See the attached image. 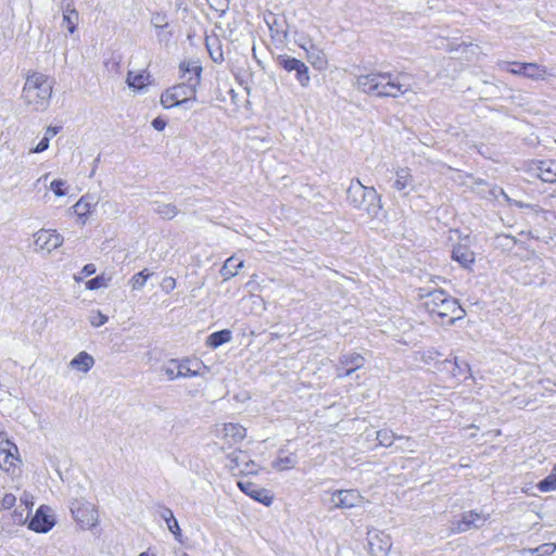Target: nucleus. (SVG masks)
<instances>
[{"instance_id": "nucleus-13", "label": "nucleus", "mask_w": 556, "mask_h": 556, "mask_svg": "<svg viewBox=\"0 0 556 556\" xmlns=\"http://www.w3.org/2000/svg\"><path fill=\"white\" fill-rule=\"evenodd\" d=\"M370 551L376 556H386L392 548L390 534L383 531L368 532Z\"/></svg>"}, {"instance_id": "nucleus-10", "label": "nucleus", "mask_w": 556, "mask_h": 556, "mask_svg": "<svg viewBox=\"0 0 556 556\" xmlns=\"http://www.w3.org/2000/svg\"><path fill=\"white\" fill-rule=\"evenodd\" d=\"M489 519L488 514L469 510L462 514L460 519L453 522L452 532L463 533L472 528L481 527Z\"/></svg>"}, {"instance_id": "nucleus-62", "label": "nucleus", "mask_w": 556, "mask_h": 556, "mask_svg": "<svg viewBox=\"0 0 556 556\" xmlns=\"http://www.w3.org/2000/svg\"><path fill=\"white\" fill-rule=\"evenodd\" d=\"M184 556H187V555H184Z\"/></svg>"}, {"instance_id": "nucleus-6", "label": "nucleus", "mask_w": 556, "mask_h": 556, "mask_svg": "<svg viewBox=\"0 0 556 556\" xmlns=\"http://www.w3.org/2000/svg\"><path fill=\"white\" fill-rule=\"evenodd\" d=\"M71 514L81 530H90L98 526L99 514L96 505L84 497L71 502Z\"/></svg>"}, {"instance_id": "nucleus-24", "label": "nucleus", "mask_w": 556, "mask_h": 556, "mask_svg": "<svg viewBox=\"0 0 556 556\" xmlns=\"http://www.w3.org/2000/svg\"><path fill=\"white\" fill-rule=\"evenodd\" d=\"M97 202H94V198L92 195L85 194L75 203L73 210L79 218H86L92 212Z\"/></svg>"}, {"instance_id": "nucleus-8", "label": "nucleus", "mask_w": 556, "mask_h": 556, "mask_svg": "<svg viewBox=\"0 0 556 556\" xmlns=\"http://www.w3.org/2000/svg\"><path fill=\"white\" fill-rule=\"evenodd\" d=\"M277 63L287 72H295L296 80L302 87H307L309 85L311 77L308 74V67L304 62L295 58H291L288 54H280L277 56Z\"/></svg>"}, {"instance_id": "nucleus-40", "label": "nucleus", "mask_w": 556, "mask_h": 556, "mask_svg": "<svg viewBox=\"0 0 556 556\" xmlns=\"http://www.w3.org/2000/svg\"><path fill=\"white\" fill-rule=\"evenodd\" d=\"M180 362L172 359L168 364L163 367L164 374L168 377V379L174 380L179 378L177 366H179Z\"/></svg>"}, {"instance_id": "nucleus-14", "label": "nucleus", "mask_w": 556, "mask_h": 556, "mask_svg": "<svg viewBox=\"0 0 556 556\" xmlns=\"http://www.w3.org/2000/svg\"><path fill=\"white\" fill-rule=\"evenodd\" d=\"M394 181L392 187L403 195H408L415 190L414 177L408 167H399L394 173Z\"/></svg>"}, {"instance_id": "nucleus-28", "label": "nucleus", "mask_w": 556, "mask_h": 556, "mask_svg": "<svg viewBox=\"0 0 556 556\" xmlns=\"http://www.w3.org/2000/svg\"><path fill=\"white\" fill-rule=\"evenodd\" d=\"M231 340V331L224 329L220 331L213 332L207 337L206 344L213 349L220 346Z\"/></svg>"}, {"instance_id": "nucleus-39", "label": "nucleus", "mask_w": 556, "mask_h": 556, "mask_svg": "<svg viewBox=\"0 0 556 556\" xmlns=\"http://www.w3.org/2000/svg\"><path fill=\"white\" fill-rule=\"evenodd\" d=\"M62 17L63 26L67 28L70 34H74L78 25L79 14L65 15Z\"/></svg>"}, {"instance_id": "nucleus-55", "label": "nucleus", "mask_w": 556, "mask_h": 556, "mask_svg": "<svg viewBox=\"0 0 556 556\" xmlns=\"http://www.w3.org/2000/svg\"><path fill=\"white\" fill-rule=\"evenodd\" d=\"M161 517L164 519V521L166 522L167 520H169L170 518L174 517V514L172 511V509L169 508H163L162 511H161Z\"/></svg>"}, {"instance_id": "nucleus-3", "label": "nucleus", "mask_w": 556, "mask_h": 556, "mask_svg": "<svg viewBox=\"0 0 556 556\" xmlns=\"http://www.w3.org/2000/svg\"><path fill=\"white\" fill-rule=\"evenodd\" d=\"M424 306L433 318V321L442 326L453 325L464 317V309L457 300L447 295L443 290H434L425 296Z\"/></svg>"}, {"instance_id": "nucleus-60", "label": "nucleus", "mask_w": 556, "mask_h": 556, "mask_svg": "<svg viewBox=\"0 0 556 556\" xmlns=\"http://www.w3.org/2000/svg\"><path fill=\"white\" fill-rule=\"evenodd\" d=\"M139 556H154V555H149L148 553L143 552Z\"/></svg>"}, {"instance_id": "nucleus-56", "label": "nucleus", "mask_w": 556, "mask_h": 556, "mask_svg": "<svg viewBox=\"0 0 556 556\" xmlns=\"http://www.w3.org/2000/svg\"><path fill=\"white\" fill-rule=\"evenodd\" d=\"M490 192L495 198L497 197V193H500V194L504 195L507 201H509V198L505 194V192L501 188L494 187L493 189H491Z\"/></svg>"}, {"instance_id": "nucleus-17", "label": "nucleus", "mask_w": 556, "mask_h": 556, "mask_svg": "<svg viewBox=\"0 0 556 556\" xmlns=\"http://www.w3.org/2000/svg\"><path fill=\"white\" fill-rule=\"evenodd\" d=\"M220 433L226 443L232 445L247 437V429L240 424L227 422L222 426Z\"/></svg>"}, {"instance_id": "nucleus-7", "label": "nucleus", "mask_w": 556, "mask_h": 556, "mask_svg": "<svg viewBox=\"0 0 556 556\" xmlns=\"http://www.w3.org/2000/svg\"><path fill=\"white\" fill-rule=\"evenodd\" d=\"M20 463L17 446L0 434V468L14 473Z\"/></svg>"}, {"instance_id": "nucleus-27", "label": "nucleus", "mask_w": 556, "mask_h": 556, "mask_svg": "<svg viewBox=\"0 0 556 556\" xmlns=\"http://www.w3.org/2000/svg\"><path fill=\"white\" fill-rule=\"evenodd\" d=\"M243 267V261L237 262V260L231 256L226 260L224 266L220 269V275L224 278V280H228L232 277H235L239 269Z\"/></svg>"}, {"instance_id": "nucleus-61", "label": "nucleus", "mask_w": 556, "mask_h": 556, "mask_svg": "<svg viewBox=\"0 0 556 556\" xmlns=\"http://www.w3.org/2000/svg\"><path fill=\"white\" fill-rule=\"evenodd\" d=\"M533 211H534L535 213H541V212H542L541 210H536V208H533Z\"/></svg>"}, {"instance_id": "nucleus-16", "label": "nucleus", "mask_w": 556, "mask_h": 556, "mask_svg": "<svg viewBox=\"0 0 556 556\" xmlns=\"http://www.w3.org/2000/svg\"><path fill=\"white\" fill-rule=\"evenodd\" d=\"M365 364V358L359 353H350L342 355L340 358V365L346 367L343 371L341 368L338 369L337 377L345 378L352 375L355 370L362 368Z\"/></svg>"}, {"instance_id": "nucleus-45", "label": "nucleus", "mask_w": 556, "mask_h": 556, "mask_svg": "<svg viewBox=\"0 0 556 556\" xmlns=\"http://www.w3.org/2000/svg\"><path fill=\"white\" fill-rule=\"evenodd\" d=\"M258 470V466L255 464L254 460L250 459L249 457L243 462V467L240 468V473L242 475H252L256 473Z\"/></svg>"}, {"instance_id": "nucleus-4", "label": "nucleus", "mask_w": 556, "mask_h": 556, "mask_svg": "<svg viewBox=\"0 0 556 556\" xmlns=\"http://www.w3.org/2000/svg\"><path fill=\"white\" fill-rule=\"evenodd\" d=\"M346 200L354 208L364 211L376 218L382 210L381 197L374 187H365L358 179H353L346 190Z\"/></svg>"}, {"instance_id": "nucleus-32", "label": "nucleus", "mask_w": 556, "mask_h": 556, "mask_svg": "<svg viewBox=\"0 0 556 556\" xmlns=\"http://www.w3.org/2000/svg\"><path fill=\"white\" fill-rule=\"evenodd\" d=\"M399 435H396L392 430L381 429L377 431L376 440L381 446H392L394 441L397 440Z\"/></svg>"}, {"instance_id": "nucleus-38", "label": "nucleus", "mask_w": 556, "mask_h": 556, "mask_svg": "<svg viewBox=\"0 0 556 556\" xmlns=\"http://www.w3.org/2000/svg\"><path fill=\"white\" fill-rule=\"evenodd\" d=\"M444 365H445L446 367H447V366H451V367H452L451 371H452L453 376H455V377H456V376H458V375H460L462 372L469 371V366H468V364H467V363H465V362L459 363V362L457 361V358H455V361H454L453 363L446 359V361H444Z\"/></svg>"}, {"instance_id": "nucleus-19", "label": "nucleus", "mask_w": 556, "mask_h": 556, "mask_svg": "<svg viewBox=\"0 0 556 556\" xmlns=\"http://www.w3.org/2000/svg\"><path fill=\"white\" fill-rule=\"evenodd\" d=\"M452 258L462 267L469 268L475 263V253L467 243H458L453 248Z\"/></svg>"}, {"instance_id": "nucleus-36", "label": "nucleus", "mask_w": 556, "mask_h": 556, "mask_svg": "<svg viewBox=\"0 0 556 556\" xmlns=\"http://www.w3.org/2000/svg\"><path fill=\"white\" fill-rule=\"evenodd\" d=\"M556 551V544L555 543H544L535 548H527L525 549V553L529 554H535L536 556H547L552 555Z\"/></svg>"}, {"instance_id": "nucleus-52", "label": "nucleus", "mask_w": 556, "mask_h": 556, "mask_svg": "<svg viewBox=\"0 0 556 556\" xmlns=\"http://www.w3.org/2000/svg\"><path fill=\"white\" fill-rule=\"evenodd\" d=\"M152 126L154 129L161 131L166 127V121L161 117H156L152 121Z\"/></svg>"}, {"instance_id": "nucleus-1", "label": "nucleus", "mask_w": 556, "mask_h": 556, "mask_svg": "<svg viewBox=\"0 0 556 556\" xmlns=\"http://www.w3.org/2000/svg\"><path fill=\"white\" fill-rule=\"evenodd\" d=\"M406 73L372 72L356 78L358 90L377 97L397 98L412 91Z\"/></svg>"}, {"instance_id": "nucleus-43", "label": "nucleus", "mask_w": 556, "mask_h": 556, "mask_svg": "<svg viewBox=\"0 0 556 556\" xmlns=\"http://www.w3.org/2000/svg\"><path fill=\"white\" fill-rule=\"evenodd\" d=\"M29 513L28 510H25L24 507H22V505H20L15 510H14V523L16 525H24L26 522V520L28 519L29 517Z\"/></svg>"}, {"instance_id": "nucleus-33", "label": "nucleus", "mask_w": 556, "mask_h": 556, "mask_svg": "<svg viewBox=\"0 0 556 556\" xmlns=\"http://www.w3.org/2000/svg\"><path fill=\"white\" fill-rule=\"evenodd\" d=\"M155 212L163 218V219H173L178 214V208L173 203H161L157 204L155 207Z\"/></svg>"}, {"instance_id": "nucleus-26", "label": "nucleus", "mask_w": 556, "mask_h": 556, "mask_svg": "<svg viewBox=\"0 0 556 556\" xmlns=\"http://www.w3.org/2000/svg\"><path fill=\"white\" fill-rule=\"evenodd\" d=\"M295 465L296 455L294 453L282 455V452H280L278 457L273 462V468H275L278 471L292 469L295 467Z\"/></svg>"}, {"instance_id": "nucleus-11", "label": "nucleus", "mask_w": 556, "mask_h": 556, "mask_svg": "<svg viewBox=\"0 0 556 556\" xmlns=\"http://www.w3.org/2000/svg\"><path fill=\"white\" fill-rule=\"evenodd\" d=\"M34 237L36 248L48 253L60 248L64 241V238L59 232L50 229H40Z\"/></svg>"}, {"instance_id": "nucleus-22", "label": "nucleus", "mask_w": 556, "mask_h": 556, "mask_svg": "<svg viewBox=\"0 0 556 556\" xmlns=\"http://www.w3.org/2000/svg\"><path fill=\"white\" fill-rule=\"evenodd\" d=\"M177 369H179V371H178L179 378H190V377L201 376L204 367L199 361L192 362L189 359H185L179 363V366H177Z\"/></svg>"}, {"instance_id": "nucleus-46", "label": "nucleus", "mask_w": 556, "mask_h": 556, "mask_svg": "<svg viewBox=\"0 0 556 556\" xmlns=\"http://www.w3.org/2000/svg\"><path fill=\"white\" fill-rule=\"evenodd\" d=\"M166 526H167V529L174 534L175 539L177 541H180L181 531H180L179 523H178L177 519L175 518V516L166 521Z\"/></svg>"}, {"instance_id": "nucleus-48", "label": "nucleus", "mask_w": 556, "mask_h": 556, "mask_svg": "<svg viewBox=\"0 0 556 556\" xmlns=\"http://www.w3.org/2000/svg\"><path fill=\"white\" fill-rule=\"evenodd\" d=\"M151 23L155 28H164L168 25L166 15L163 13L153 14Z\"/></svg>"}, {"instance_id": "nucleus-54", "label": "nucleus", "mask_w": 556, "mask_h": 556, "mask_svg": "<svg viewBox=\"0 0 556 556\" xmlns=\"http://www.w3.org/2000/svg\"><path fill=\"white\" fill-rule=\"evenodd\" d=\"M21 505H24L25 510L30 511L33 502L28 498V495H24L23 497H21Z\"/></svg>"}, {"instance_id": "nucleus-30", "label": "nucleus", "mask_w": 556, "mask_h": 556, "mask_svg": "<svg viewBox=\"0 0 556 556\" xmlns=\"http://www.w3.org/2000/svg\"><path fill=\"white\" fill-rule=\"evenodd\" d=\"M248 458V454L241 450L233 451L227 455L228 464L227 467L231 470H238L243 467V462Z\"/></svg>"}, {"instance_id": "nucleus-42", "label": "nucleus", "mask_w": 556, "mask_h": 556, "mask_svg": "<svg viewBox=\"0 0 556 556\" xmlns=\"http://www.w3.org/2000/svg\"><path fill=\"white\" fill-rule=\"evenodd\" d=\"M60 8L62 11V16L78 14L74 0H61Z\"/></svg>"}, {"instance_id": "nucleus-21", "label": "nucleus", "mask_w": 556, "mask_h": 556, "mask_svg": "<svg viewBox=\"0 0 556 556\" xmlns=\"http://www.w3.org/2000/svg\"><path fill=\"white\" fill-rule=\"evenodd\" d=\"M536 175L544 182H556V162H539V164L536 165Z\"/></svg>"}, {"instance_id": "nucleus-5", "label": "nucleus", "mask_w": 556, "mask_h": 556, "mask_svg": "<svg viewBox=\"0 0 556 556\" xmlns=\"http://www.w3.org/2000/svg\"><path fill=\"white\" fill-rule=\"evenodd\" d=\"M51 96L52 85L47 75L34 72L26 77L22 94L26 105L42 111L48 106Z\"/></svg>"}, {"instance_id": "nucleus-57", "label": "nucleus", "mask_w": 556, "mask_h": 556, "mask_svg": "<svg viewBox=\"0 0 556 556\" xmlns=\"http://www.w3.org/2000/svg\"><path fill=\"white\" fill-rule=\"evenodd\" d=\"M59 131V128L58 127H48L47 130H46V135L45 136H49V140L55 136Z\"/></svg>"}, {"instance_id": "nucleus-18", "label": "nucleus", "mask_w": 556, "mask_h": 556, "mask_svg": "<svg viewBox=\"0 0 556 556\" xmlns=\"http://www.w3.org/2000/svg\"><path fill=\"white\" fill-rule=\"evenodd\" d=\"M301 48L304 49V51L306 52V59L312 64L313 67H315L318 71H324L327 68L328 61L326 54L321 49H319L313 43H309L308 47L302 45Z\"/></svg>"}, {"instance_id": "nucleus-49", "label": "nucleus", "mask_w": 556, "mask_h": 556, "mask_svg": "<svg viewBox=\"0 0 556 556\" xmlns=\"http://www.w3.org/2000/svg\"><path fill=\"white\" fill-rule=\"evenodd\" d=\"M163 291L170 293L176 288V279L173 277H165L161 283Z\"/></svg>"}, {"instance_id": "nucleus-59", "label": "nucleus", "mask_w": 556, "mask_h": 556, "mask_svg": "<svg viewBox=\"0 0 556 556\" xmlns=\"http://www.w3.org/2000/svg\"><path fill=\"white\" fill-rule=\"evenodd\" d=\"M74 279H75L77 282H79V281H81V280H83V278H81V277H78V276H74Z\"/></svg>"}, {"instance_id": "nucleus-23", "label": "nucleus", "mask_w": 556, "mask_h": 556, "mask_svg": "<svg viewBox=\"0 0 556 556\" xmlns=\"http://www.w3.org/2000/svg\"><path fill=\"white\" fill-rule=\"evenodd\" d=\"M448 51L458 53L467 61H473L477 60L480 54V47L478 45L463 42L456 47L450 46Z\"/></svg>"}, {"instance_id": "nucleus-25", "label": "nucleus", "mask_w": 556, "mask_h": 556, "mask_svg": "<svg viewBox=\"0 0 556 556\" xmlns=\"http://www.w3.org/2000/svg\"><path fill=\"white\" fill-rule=\"evenodd\" d=\"M526 68V78L534 80V81H543L546 80L552 74L547 71V68L538 63H528Z\"/></svg>"}, {"instance_id": "nucleus-47", "label": "nucleus", "mask_w": 556, "mask_h": 556, "mask_svg": "<svg viewBox=\"0 0 556 556\" xmlns=\"http://www.w3.org/2000/svg\"><path fill=\"white\" fill-rule=\"evenodd\" d=\"M65 181L62 180V179H54L53 181H51L50 184V189L53 191V193L56 195V197H64L66 194L65 190H64V186H65Z\"/></svg>"}, {"instance_id": "nucleus-35", "label": "nucleus", "mask_w": 556, "mask_h": 556, "mask_svg": "<svg viewBox=\"0 0 556 556\" xmlns=\"http://www.w3.org/2000/svg\"><path fill=\"white\" fill-rule=\"evenodd\" d=\"M538 488L542 492L556 490V465L553 467L551 475L538 484Z\"/></svg>"}, {"instance_id": "nucleus-20", "label": "nucleus", "mask_w": 556, "mask_h": 556, "mask_svg": "<svg viewBox=\"0 0 556 556\" xmlns=\"http://www.w3.org/2000/svg\"><path fill=\"white\" fill-rule=\"evenodd\" d=\"M94 363L92 355L81 351L68 363V368L80 374H87L94 366Z\"/></svg>"}, {"instance_id": "nucleus-41", "label": "nucleus", "mask_w": 556, "mask_h": 556, "mask_svg": "<svg viewBox=\"0 0 556 556\" xmlns=\"http://www.w3.org/2000/svg\"><path fill=\"white\" fill-rule=\"evenodd\" d=\"M399 441H402L403 442V445H397L396 446V450L399 451H408L410 453H415L416 452V443L415 441L410 438V437H403V435H399L397 438Z\"/></svg>"}, {"instance_id": "nucleus-31", "label": "nucleus", "mask_w": 556, "mask_h": 556, "mask_svg": "<svg viewBox=\"0 0 556 556\" xmlns=\"http://www.w3.org/2000/svg\"><path fill=\"white\" fill-rule=\"evenodd\" d=\"M149 80V75L144 73H138L134 74L132 72H129L127 75L126 83L130 88L140 90L142 89Z\"/></svg>"}, {"instance_id": "nucleus-44", "label": "nucleus", "mask_w": 556, "mask_h": 556, "mask_svg": "<svg viewBox=\"0 0 556 556\" xmlns=\"http://www.w3.org/2000/svg\"><path fill=\"white\" fill-rule=\"evenodd\" d=\"M89 321L93 327H100L108 321V316L100 311H96L90 315Z\"/></svg>"}, {"instance_id": "nucleus-2", "label": "nucleus", "mask_w": 556, "mask_h": 556, "mask_svg": "<svg viewBox=\"0 0 556 556\" xmlns=\"http://www.w3.org/2000/svg\"><path fill=\"white\" fill-rule=\"evenodd\" d=\"M180 78L184 80L166 89L162 94L160 102L164 109L185 105L197 101L198 87L201 80L202 67L198 61H185L179 66Z\"/></svg>"}, {"instance_id": "nucleus-15", "label": "nucleus", "mask_w": 556, "mask_h": 556, "mask_svg": "<svg viewBox=\"0 0 556 556\" xmlns=\"http://www.w3.org/2000/svg\"><path fill=\"white\" fill-rule=\"evenodd\" d=\"M239 489L251 498L269 506L273 503V496L266 489L258 488L251 481H238Z\"/></svg>"}, {"instance_id": "nucleus-34", "label": "nucleus", "mask_w": 556, "mask_h": 556, "mask_svg": "<svg viewBox=\"0 0 556 556\" xmlns=\"http://www.w3.org/2000/svg\"><path fill=\"white\" fill-rule=\"evenodd\" d=\"M151 274L148 273L147 269H143L136 275H134L129 281L132 290H141L148 279L150 278Z\"/></svg>"}, {"instance_id": "nucleus-12", "label": "nucleus", "mask_w": 556, "mask_h": 556, "mask_svg": "<svg viewBox=\"0 0 556 556\" xmlns=\"http://www.w3.org/2000/svg\"><path fill=\"white\" fill-rule=\"evenodd\" d=\"M55 523L54 516L51 514V509L48 506H40L36 515L29 521V529L39 532H48Z\"/></svg>"}, {"instance_id": "nucleus-50", "label": "nucleus", "mask_w": 556, "mask_h": 556, "mask_svg": "<svg viewBox=\"0 0 556 556\" xmlns=\"http://www.w3.org/2000/svg\"><path fill=\"white\" fill-rule=\"evenodd\" d=\"M15 502H16L15 495H13L11 493L4 494V496L1 500V507L4 509H10L14 506Z\"/></svg>"}, {"instance_id": "nucleus-9", "label": "nucleus", "mask_w": 556, "mask_h": 556, "mask_svg": "<svg viewBox=\"0 0 556 556\" xmlns=\"http://www.w3.org/2000/svg\"><path fill=\"white\" fill-rule=\"evenodd\" d=\"M364 496L355 489L336 490L331 492L333 508L350 509L358 507L364 503Z\"/></svg>"}, {"instance_id": "nucleus-53", "label": "nucleus", "mask_w": 556, "mask_h": 556, "mask_svg": "<svg viewBox=\"0 0 556 556\" xmlns=\"http://www.w3.org/2000/svg\"><path fill=\"white\" fill-rule=\"evenodd\" d=\"M94 273H96V266H94V264H91V263H90V264L85 265V266L83 267V269H81V274H83L84 276H86V277H87V276H90V275H92V274H94Z\"/></svg>"}, {"instance_id": "nucleus-51", "label": "nucleus", "mask_w": 556, "mask_h": 556, "mask_svg": "<svg viewBox=\"0 0 556 556\" xmlns=\"http://www.w3.org/2000/svg\"><path fill=\"white\" fill-rule=\"evenodd\" d=\"M49 136H45L40 142L30 151L31 153H41L49 148Z\"/></svg>"}, {"instance_id": "nucleus-58", "label": "nucleus", "mask_w": 556, "mask_h": 556, "mask_svg": "<svg viewBox=\"0 0 556 556\" xmlns=\"http://www.w3.org/2000/svg\"><path fill=\"white\" fill-rule=\"evenodd\" d=\"M515 204L518 205L519 207H530V205L517 201L515 202Z\"/></svg>"}, {"instance_id": "nucleus-29", "label": "nucleus", "mask_w": 556, "mask_h": 556, "mask_svg": "<svg viewBox=\"0 0 556 556\" xmlns=\"http://www.w3.org/2000/svg\"><path fill=\"white\" fill-rule=\"evenodd\" d=\"M497 66L501 70L507 71L513 75L526 77V68L528 66L527 62H508V61H500Z\"/></svg>"}, {"instance_id": "nucleus-37", "label": "nucleus", "mask_w": 556, "mask_h": 556, "mask_svg": "<svg viewBox=\"0 0 556 556\" xmlns=\"http://www.w3.org/2000/svg\"><path fill=\"white\" fill-rule=\"evenodd\" d=\"M109 278L103 275L97 276L86 282V288L88 290H97L101 288H106L109 286Z\"/></svg>"}]
</instances>
